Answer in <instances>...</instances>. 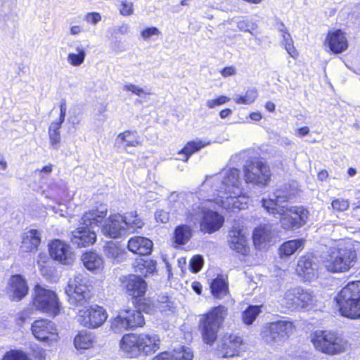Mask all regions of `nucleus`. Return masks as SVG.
<instances>
[{"instance_id":"obj_30","label":"nucleus","mask_w":360,"mask_h":360,"mask_svg":"<svg viewBox=\"0 0 360 360\" xmlns=\"http://www.w3.org/2000/svg\"><path fill=\"white\" fill-rule=\"evenodd\" d=\"M115 144L118 146L124 144V148L136 147L141 145L140 136L136 131H125L117 136Z\"/></svg>"},{"instance_id":"obj_53","label":"nucleus","mask_w":360,"mask_h":360,"mask_svg":"<svg viewBox=\"0 0 360 360\" xmlns=\"http://www.w3.org/2000/svg\"><path fill=\"white\" fill-rule=\"evenodd\" d=\"M155 217L157 221L163 224L167 223L169 220V213L163 210H159L155 212Z\"/></svg>"},{"instance_id":"obj_17","label":"nucleus","mask_w":360,"mask_h":360,"mask_svg":"<svg viewBox=\"0 0 360 360\" xmlns=\"http://www.w3.org/2000/svg\"><path fill=\"white\" fill-rule=\"evenodd\" d=\"M107 319L105 310L98 305L91 306L86 310H79L77 321L84 327L96 328Z\"/></svg>"},{"instance_id":"obj_38","label":"nucleus","mask_w":360,"mask_h":360,"mask_svg":"<svg viewBox=\"0 0 360 360\" xmlns=\"http://www.w3.org/2000/svg\"><path fill=\"white\" fill-rule=\"evenodd\" d=\"M62 125L52 122L49 127V137L52 148L58 149L60 142V129Z\"/></svg>"},{"instance_id":"obj_60","label":"nucleus","mask_w":360,"mask_h":360,"mask_svg":"<svg viewBox=\"0 0 360 360\" xmlns=\"http://www.w3.org/2000/svg\"><path fill=\"white\" fill-rule=\"evenodd\" d=\"M192 289L198 295H200L202 292V285L200 282L194 281L191 285Z\"/></svg>"},{"instance_id":"obj_49","label":"nucleus","mask_w":360,"mask_h":360,"mask_svg":"<svg viewBox=\"0 0 360 360\" xmlns=\"http://www.w3.org/2000/svg\"><path fill=\"white\" fill-rule=\"evenodd\" d=\"M230 98L226 96H220L219 97L208 100L206 102V105L209 108H214L217 106L221 105L229 101Z\"/></svg>"},{"instance_id":"obj_24","label":"nucleus","mask_w":360,"mask_h":360,"mask_svg":"<svg viewBox=\"0 0 360 360\" xmlns=\"http://www.w3.org/2000/svg\"><path fill=\"white\" fill-rule=\"evenodd\" d=\"M326 40L329 49L334 53H342L348 47L345 34L340 30L328 32Z\"/></svg>"},{"instance_id":"obj_9","label":"nucleus","mask_w":360,"mask_h":360,"mask_svg":"<svg viewBox=\"0 0 360 360\" xmlns=\"http://www.w3.org/2000/svg\"><path fill=\"white\" fill-rule=\"evenodd\" d=\"M127 294L134 300L136 308L150 314L153 309L152 301L145 297L147 289L146 282L140 276L131 274L124 282Z\"/></svg>"},{"instance_id":"obj_31","label":"nucleus","mask_w":360,"mask_h":360,"mask_svg":"<svg viewBox=\"0 0 360 360\" xmlns=\"http://www.w3.org/2000/svg\"><path fill=\"white\" fill-rule=\"evenodd\" d=\"M193 353L189 348L182 347V350L174 354L165 352L155 356L153 360H192Z\"/></svg>"},{"instance_id":"obj_62","label":"nucleus","mask_w":360,"mask_h":360,"mask_svg":"<svg viewBox=\"0 0 360 360\" xmlns=\"http://www.w3.org/2000/svg\"><path fill=\"white\" fill-rule=\"evenodd\" d=\"M232 113V110L229 108H225L220 111L219 116L221 118L224 119L226 118Z\"/></svg>"},{"instance_id":"obj_63","label":"nucleus","mask_w":360,"mask_h":360,"mask_svg":"<svg viewBox=\"0 0 360 360\" xmlns=\"http://www.w3.org/2000/svg\"><path fill=\"white\" fill-rule=\"evenodd\" d=\"M309 132V129L307 127H303L297 129V134L300 136H304Z\"/></svg>"},{"instance_id":"obj_43","label":"nucleus","mask_w":360,"mask_h":360,"mask_svg":"<svg viewBox=\"0 0 360 360\" xmlns=\"http://www.w3.org/2000/svg\"><path fill=\"white\" fill-rule=\"evenodd\" d=\"M104 252L108 258L117 262L120 261V257L122 256L121 250L112 241L105 245Z\"/></svg>"},{"instance_id":"obj_55","label":"nucleus","mask_w":360,"mask_h":360,"mask_svg":"<svg viewBox=\"0 0 360 360\" xmlns=\"http://www.w3.org/2000/svg\"><path fill=\"white\" fill-rule=\"evenodd\" d=\"M132 3L124 1L122 4L120 13L123 15H129L133 13Z\"/></svg>"},{"instance_id":"obj_12","label":"nucleus","mask_w":360,"mask_h":360,"mask_svg":"<svg viewBox=\"0 0 360 360\" xmlns=\"http://www.w3.org/2000/svg\"><path fill=\"white\" fill-rule=\"evenodd\" d=\"M269 166L258 158L248 160L244 165V176L246 183L263 187L271 179Z\"/></svg>"},{"instance_id":"obj_22","label":"nucleus","mask_w":360,"mask_h":360,"mask_svg":"<svg viewBox=\"0 0 360 360\" xmlns=\"http://www.w3.org/2000/svg\"><path fill=\"white\" fill-rule=\"evenodd\" d=\"M241 343V338L235 335L224 337L221 345L219 346V355L224 358L238 356Z\"/></svg>"},{"instance_id":"obj_7","label":"nucleus","mask_w":360,"mask_h":360,"mask_svg":"<svg viewBox=\"0 0 360 360\" xmlns=\"http://www.w3.org/2000/svg\"><path fill=\"white\" fill-rule=\"evenodd\" d=\"M227 307L219 305L213 307L200 318L199 328L205 343L212 345L217 338L219 328L227 315Z\"/></svg>"},{"instance_id":"obj_59","label":"nucleus","mask_w":360,"mask_h":360,"mask_svg":"<svg viewBox=\"0 0 360 360\" xmlns=\"http://www.w3.org/2000/svg\"><path fill=\"white\" fill-rule=\"evenodd\" d=\"M276 28L278 30L279 32L282 34L287 33L288 32V29L285 27L284 23L280 20H277L276 25Z\"/></svg>"},{"instance_id":"obj_35","label":"nucleus","mask_w":360,"mask_h":360,"mask_svg":"<svg viewBox=\"0 0 360 360\" xmlns=\"http://www.w3.org/2000/svg\"><path fill=\"white\" fill-rule=\"evenodd\" d=\"M253 242L256 248L260 249L266 242L271 240V232L266 226H259L253 232Z\"/></svg>"},{"instance_id":"obj_39","label":"nucleus","mask_w":360,"mask_h":360,"mask_svg":"<svg viewBox=\"0 0 360 360\" xmlns=\"http://www.w3.org/2000/svg\"><path fill=\"white\" fill-rule=\"evenodd\" d=\"M257 91L255 87L248 89L244 96L236 95L233 101L237 104L249 105L252 103L257 97Z\"/></svg>"},{"instance_id":"obj_18","label":"nucleus","mask_w":360,"mask_h":360,"mask_svg":"<svg viewBox=\"0 0 360 360\" xmlns=\"http://www.w3.org/2000/svg\"><path fill=\"white\" fill-rule=\"evenodd\" d=\"M49 251L53 259L63 264H70L75 259L70 245L59 239H55L49 243Z\"/></svg>"},{"instance_id":"obj_32","label":"nucleus","mask_w":360,"mask_h":360,"mask_svg":"<svg viewBox=\"0 0 360 360\" xmlns=\"http://www.w3.org/2000/svg\"><path fill=\"white\" fill-rule=\"evenodd\" d=\"M210 290L215 298L221 299L229 292L228 283L222 277L218 276L211 282Z\"/></svg>"},{"instance_id":"obj_6","label":"nucleus","mask_w":360,"mask_h":360,"mask_svg":"<svg viewBox=\"0 0 360 360\" xmlns=\"http://www.w3.org/2000/svg\"><path fill=\"white\" fill-rule=\"evenodd\" d=\"M201 202L199 198L191 193L184 194L172 193L168 197V207L171 212L184 217L188 223L196 224V220L200 217V211L195 210Z\"/></svg>"},{"instance_id":"obj_48","label":"nucleus","mask_w":360,"mask_h":360,"mask_svg":"<svg viewBox=\"0 0 360 360\" xmlns=\"http://www.w3.org/2000/svg\"><path fill=\"white\" fill-rule=\"evenodd\" d=\"M237 27L243 32H248L252 34V31L255 30V24L248 20H241L237 22Z\"/></svg>"},{"instance_id":"obj_2","label":"nucleus","mask_w":360,"mask_h":360,"mask_svg":"<svg viewBox=\"0 0 360 360\" xmlns=\"http://www.w3.org/2000/svg\"><path fill=\"white\" fill-rule=\"evenodd\" d=\"M212 188L217 192L223 203L229 208L245 210L249 202V195L240 188V171L233 167L223 169L212 179Z\"/></svg>"},{"instance_id":"obj_52","label":"nucleus","mask_w":360,"mask_h":360,"mask_svg":"<svg viewBox=\"0 0 360 360\" xmlns=\"http://www.w3.org/2000/svg\"><path fill=\"white\" fill-rule=\"evenodd\" d=\"M123 89L124 91H131L132 94H136L139 96H141L142 94H145V91L142 88L133 84H125L123 86Z\"/></svg>"},{"instance_id":"obj_1","label":"nucleus","mask_w":360,"mask_h":360,"mask_svg":"<svg viewBox=\"0 0 360 360\" xmlns=\"http://www.w3.org/2000/svg\"><path fill=\"white\" fill-rule=\"evenodd\" d=\"M296 189L284 184L276 189L269 199L262 198V206L274 216L281 217V225L285 230H296L304 226L309 211L302 206H288V202L295 198Z\"/></svg>"},{"instance_id":"obj_3","label":"nucleus","mask_w":360,"mask_h":360,"mask_svg":"<svg viewBox=\"0 0 360 360\" xmlns=\"http://www.w3.org/2000/svg\"><path fill=\"white\" fill-rule=\"evenodd\" d=\"M107 211L105 206H101L85 212L81 219L82 226L71 232L70 238L72 244L78 248L93 245L96 240L94 228L98 226V224L105 217Z\"/></svg>"},{"instance_id":"obj_57","label":"nucleus","mask_w":360,"mask_h":360,"mask_svg":"<svg viewBox=\"0 0 360 360\" xmlns=\"http://www.w3.org/2000/svg\"><path fill=\"white\" fill-rule=\"evenodd\" d=\"M50 188L53 191L56 195H61L64 193L65 191V186H64L62 181L60 182V184H53L50 186Z\"/></svg>"},{"instance_id":"obj_19","label":"nucleus","mask_w":360,"mask_h":360,"mask_svg":"<svg viewBox=\"0 0 360 360\" xmlns=\"http://www.w3.org/2000/svg\"><path fill=\"white\" fill-rule=\"evenodd\" d=\"M122 222V215H110L104 222L101 231L103 234L110 238H120L127 236V230Z\"/></svg>"},{"instance_id":"obj_8","label":"nucleus","mask_w":360,"mask_h":360,"mask_svg":"<svg viewBox=\"0 0 360 360\" xmlns=\"http://www.w3.org/2000/svg\"><path fill=\"white\" fill-rule=\"evenodd\" d=\"M356 253L354 248L339 244L337 248L330 250L329 255L324 262L326 269L333 273L345 272L355 264Z\"/></svg>"},{"instance_id":"obj_13","label":"nucleus","mask_w":360,"mask_h":360,"mask_svg":"<svg viewBox=\"0 0 360 360\" xmlns=\"http://www.w3.org/2000/svg\"><path fill=\"white\" fill-rule=\"evenodd\" d=\"M293 323L288 320L281 319L270 322L264 331V338L271 345H281L292 333Z\"/></svg>"},{"instance_id":"obj_15","label":"nucleus","mask_w":360,"mask_h":360,"mask_svg":"<svg viewBox=\"0 0 360 360\" xmlns=\"http://www.w3.org/2000/svg\"><path fill=\"white\" fill-rule=\"evenodd\" d=\"M141 311L136 308V310L126 309L120 311L112 323V328L115 331L122 330H134L141 327L145 323Z\"/></svg>"},{"instance_id":"obj_56","label":"nucleus","mask_w":360,"mask_h":360,"mask_svg":"<svg viewBox=\"0 0 360 360\" xmlns=\"http://www.w3.org/2000/svg\"><path fill=\"white\" fill-rule=\"evenodd\" d=\"M285 47V49L288 52V53L293 58H296L298 56V53L297 50L295 49L293 41L290 43H287L283 45Z\"/></svg>"},{"instance_id":"obj_10","label":"nucleus","mask_w":360,"mask_h":360,"mask_svg":"<svg viewBox=\"0 0 360 360\" xmlns=\"http://www.w3.org/2000/svg\"><path fill=\"white\" fill-rule=\"evenodd\" d=\"M312 342L314 347L323 353L335 354L343 352L347 342L342 337L333 332L317 330L314 333Z\"/></svg>"},{"instance_id":"obj_29","label":"nucleus","mask_w":360,"mask_h":360,"mask_svg":"<svg viewBox=\"0 0 360 360\" xmlns=\"http://www.w3.org/2000/svg\"><path fill=\"white\" fill-rule=\"evenodd\" d=\"M193 236V229L186 224L177 226L174 232L173 242L175 247L186 244Z\"/></svg>"},{"instance_id":"obj_4","label":"nucleus","mask_w":360,"mask_h":360,"mask_svg":"<svg viewBox=\"0 0 360 360\" xmlns=\"http://www.w3.org/2000/svg\"><path fill=\"white\" fill-rule=\"evenodd\" d=\"M160 338L156 334H128L122 338L120 347L129 357H135L141 353L146 355L154 353L160 348Z\"/></svg>"},{"instance_id":"obj_21","label":"nucleus","mask_w":360,"mask_h":360,"mask_svg":"<svg viewBox=\"0 0 360 360\" xmlns=\"http://www.w3.org/2000/svg\"><path fill=\"white\" fill-rule=\"evenodd\" d=\"M228 243L230 248L236 252L242 255H247L248 254L249 247L247 238L241 229L235 226H233L229 232Z\"/></svg>"},{"instance_id":"obj_27","label":"nucleus","mask_w":360,"mask_h":360,"mask_svg":"<svg viewBox=\"0 0 360 360\" xmlns=\"http://www.w3.org/2000/svg\"><path fill=\"white\" fill-rule=\"evenodd\" d=\"M41 243L40 233L36 229H31L24 233L21 249L24 252H34Z\"/></svg>"},{"instance_id":"obj_40","label":"nucleus","mask_w":360,"mask_h":360,"mask_svg":"<svg viewBox=\"0 0 360 360\" xmlns=\"http://www.w3.org/2000/svg\"><path fill=\"white\" fill-rule=\"evenodd\" d=\"M201 148L202 145L200 142L190 141L179 151V155L182 157L179 158V159L186 162L193 153L198 151Z\"/></svg>"},{"instance_id":"obj_20","label":"nucleus","mask_w":360,"mask_h":360,"mask_svg":"<svg viewBox=\"0 0 360 360\" xmlns=\"http://www.w3.org/2000/svg\"><path fill=\"white\" fill-rule=\"evenodd\" d=\"M318 269L319 264L315 258L303 256L298 261L296 271L306 281H310L317 277Z\"/></svg>"},{"instance_id":"obj_44","label":"nucleus","mask_w":360,"mask_h":360,"mask_svg":"<svg viewBox=\"0 0 360 360\" xmlns=\"http://www.w3.org/2000/svg\"><path fill=\"white\" fill-rule=\"evenodd\" d=\"M297 287L292 288L285 292L283 297L285 304L288 308H292L297 307Z\"/></svg>"},{"instance_id":"obj_16","label":"nucleus","mask_w":360,"mask_h":360,"mask_svg":"<svg viewBox=\"0 0 360 360\" xmlns=\"http://www.w3.org/2000/svg\"><path fill=\"white\" fill-rule=\"evenodd\" d=\"M207 202H200L195 210L200 211V217L196 220L200 222L201 230L205 233H212L218 231L224 224V219L217 212L207 207Z\"/></svg>"},{"instance_id":"obj_47","label":"nucleus","mask_w":360,"mask_h":360,"mask_svg":"<svg viewBox=\"0 0 360 360\" xmlns=\"http://www.w3.org/2000/svg\"><path fill=\"white\" fill-rule=\"evenodd\" d=\"M202 257L201 255H195L190 261V269L193 273H198L202 269Z\"/></svg>"},{"instance_id":"obj_11","label":"nucleus","mask_w":360,"mask_h":360,"mask_svg":"<svg viewBox=\"0 0 360 360\" xmlns=\"http://www.w3.org/2000/svg\"><path fill=\"white\" fill-rule=\"evenodd\" d=\"M87 283V277L82 274L77 275L69 281L65 288V293L71 304L83 307L89 302L91 294Z\"/></svg>"},{"instance_id":"obj_51","label":"nucleus","mask_w":360,"mask_h":360,"mask_svg":"<svg viewBox=\"0 0 360 360\" xmlns=\"http://www.w3.org/2000/svg\"><path fill=\"white\" fill-rule=\"evenodd\" d=\"M160 31L157 27H147L141 32V36L144 40H149L153 35H158Z\"/></svg>"},{"instance_id":"obj_14","label":"nucleus","mask_w":360,"mask_h":360,"mask_svg":"<svg viewBox=\"0 0 360 360\" xmlns=\"http://www.w3.org/2000/svg\"><path fill=\"white\" fill-rule=\"evenodd\" d=\"M34 304L36 308L44 312L56 316L60 310V303L56 294L51 290L36 285Z\"/></svg>"},{"instance_id":"obj_58","label":"nucleus","mask_w":360,"mask_h":360,"mask_svg":"<svg viewBox=\"0 0 360 360\" xmlns=\"http://www.w3.org/2000/svg\"><path fill=\"white\" fill-rule=\"evenodd\" d=\"M236 69L232 66L225 67L221 71V73L224 77H228L234 75L236 74Z\"/></svg>"},{"instance_id":"obj_54","label":"nucleus","mask_w":360,"mask_h":360,"mask_svg":"<svg viewBox=\"0 0 360 360\" xmlns=\"http://www.w3.org/2000/svg\"><path fill=\"white\" fill-rule=\"evenodd\" d=\"M85 20L89 23L96 25L101 20V15L97 12L89 13L85 16Z\"/></svg>"},{"instance_id":"obj_34","label":"nucleus","mask_w":360,"mask_h":360,"mask_svg":"<svg viewBox=\"0 0 360 360\" xmlns=\"http://www.w3.org/2000/svg\"><path fill=\"white\" fill-rule=\"evenodd\" d=\"M304 240L302 239L290 240L283 243L279 251L281 256L289 257L297 250H302Z\"/></svg>"},{"instance_id":"obj_46","label":"nucleus","mask_w":360,"mask_h":360,"mask_svg":"<svg viewBox=\"0 0 360 360\" xmlns=\"http://www.w3.org/2000/svg\"><path fill=\"white\" fill-rule=\"evenodd\" d=\"M1 360H30L26 353L20 350L7 352Z\"/></svg>"},{"instance_id":"obj_45","label":"nucleus","mask_w":360,"mask_h":360,"mask_svg":"<svg viewBox=\"0 0 360 360\" xmlns=\"http://www.w3.org/2000/svg\"><path fill=\"white\" fill-rule=\"evenodd\" d=\"M156 262L152 259H141L139 262L137 267L140 271L146 269L145 276L148 274H153L156 270Z\"/></svg>"},{"instance_id":"obj_23","label":"nucleus","mask_w":360,"mask_h":360,"mask_svg":"<svg viewBox=\"0 0 360 360\" xmlns=\"http://www.w3.org/2000/svg\"><path fill=\"white\" fill-rule=\"evenodd\" d=\"M32 332L37 339L45 342L50 340L49 335L56 333V328L53 322L41 319L32 323Z\"/></svg>"},{"instance_id":"obj_5","label":"nucleus","mask_w":360,"mask_h":360,"mask_svg":"<svg viewBox=\"0 0 360 360\" xmlns=\"http://www.w3.org/2000/svg\"><path fill=\"white\" fill-rule=\"evenodd\" d=\"M341 314L352 319L360 318V281L349 282L335 297Z\"/></svg>"},{"instance_id":"obj_61","label":"nucleus","mask_w":360,"mask_h":360,"mask_svg":"<svg viewBox=\"0 0 360 360\" xmlns=\"http://www.w3.org/2000/svg\"><path fill=\"white\" fill-rule=\"evenodd\" d=\"M282 37H283V41H282L283 45H284L287 43L292 42V39L288 32L287 33L283 34Z\"/></svg>"},{"instance_id":"obj_64","label":"nucleus","mask_w":360,"mask_h":360,"mask_svg":"<svg viewBox=\"0 0 360 360\" xmlns=\"http://www.w3.org/2000/svg\"><path fill=\"white\" fill-rule=\"evenodd\" d=\"M266 109L269 112H274L275 110V104L271 101H268L265 105Z\"/></svg>"},{"instance_id":"obj_33","label":"nucleus","mask_w":360,"mask_h":360,"mask_svg":"<svg viewBox=\"0 0 360 360\" xmlns=\"http://www.w3.org/2000/svg\"><path fill=\"white\" fill-rule=\"evenodd\" d=\"M84 266L89 271L99 269L103 264V258L94 252H85L82 257Z\"/></svg>"},{"instance_id":"obj_42","label":"nucleus","mask_w":360,"mask_h":360,"mask_svg":"<svg viewBox=\"0 0 360 360\" xmlns=\"http://www.w3.org/2000/svg\"><path fill=\"white\" fill-rule=\"evenodd\" d=\"M261 306L250 305L243 312V321L247 325L252 324L261 312Z\"/></svg>"},{"instance_id":"obj_28","label":"nucleus","mask_w":360,"mask_h":360,"mask_svg":"<svg viewBox=\"0 0 360 360\" xmlns=\"http://www.w3.org/2000/svg\"><path fill=\"white\" fill-rule=\"evenodd\" d=\"M122 222L127 230V234H130L136 231L139 229H141L144 223L139 217L136 211L126 212L122 215Z\"/></svg>"},{"instance_id":"obj_41","label":"nucleus","mask_w":360,"mask_h":360,"mask_svg":"<svg viewBox=\"0 0 360 360\" xmlns=\"http://www.w3.org/2000/svg\"><path fill=\"white\" fill-rule=\"evenodd\" d=\"M76 51L77 53H70L68 56V62L72 66L81 65L86 57V52L82 46H77Z\"/></svg>"},{"instance_id":"obj_26","label":"nucleus","mask_w":360,"mask_h":360,"mask_svg":"<svg viewBox=\"0 0 360 360\" xmlns=\"http://www.w3.org/2000/svg\"><path fill=\"white\" fill-rule=\"evenodd\" d=\"M11 290L13 292V300H22L28 292V287L25 278L19 274L14 275L10 280Z\"/></svg>"},{"instance_id":"obj_37","label":"nucleus","mask_w":360,"mask_h":360,"mask_svg":"<svg viewBox=\"0 0 360 360\" xmlns=\"http://www.w3.org/2000/svg\"><path fill=\"white\" fill-rule=\"evenodd\" d=\"M297 307L301 308H306L307 307L313 305L315 296L313 291L309 289H304L301 287H297Z\"/></svg>"},{"instance_id":"obj_36","label":"nucleus","mask_w":360,"mask_h":360,"mask_svg":"<svg viewBox=\"0 0 360 360\" xmlns=\"http://www.w3.org/2000/svg\"><path fill=\"white\" fill-rule=\"evenodd\" d=\"M94 336L91 332L80 331L75 338L74 344L77 349H86L91 347Z\"/></svg>"},{"instance_id":"obj_25","label":"nucleus","mask_w":360,"mask_h":360,"mask_svg":"<svg viewBox=\"0 0 360 360\" xmlns=\"http://www.w3.org/2000/svg\"><path fill=\"white\" fill-rule=\"evenodd\" d=\"M153 242L145 237L136 236L131 238L127 245L129 251L139 255H148L153 250Z\"/></svg>"},{"instance_id":"obj_50","label":"nucleus","mask_w":360,"mask_h":360,"mask_svg":"<svg viewBox=\"0 0 360 360\" xmlns=\"http://www.w3.org/2000/svg\"><path fill=\"white\" fill-rule=\"evenodd\" d=\"M332 207L337 211L343 212L348 209L349 202L344 199H336L332 202Z\"/></svg>"}]
</instances>
